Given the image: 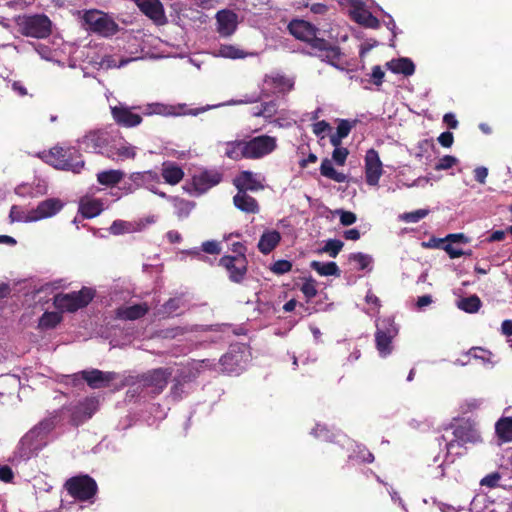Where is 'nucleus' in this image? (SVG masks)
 Instances as JSON below:
<instances>
[{
  "label": "nucleus",
  "mask_w": 512,
  "mask_h": 512,
  "mask_svg": "<svg viewBox=\"0 0 512 512\" xmlns=\"http://www.w3.org/2000/svg\"><path fill=\"white\" fill-rule=\"evenodd\" d=\"M221 54L233 59L241 57L240 50L231 45L223 46L221 48Z\"/></svg>",
  "instance_id": "obj_59"
},
{
  "label": "nucleus",
  "mask_w": 512,
  "mask_h": 512,
  "mask_svg": "<svg viewBox=\"0 0 512 512\" xmlns=\"http://www.w3.org/2000/svg\"><path fill=\"white\" fill-rule=\"evenodd\" d=\"M161 175L166 183L176 185L183 179L184 171L173 162H165L163 163Z\"/></svg>",
  "instance_id": "obj_25"
},
{
  "label": "nucleus",
  "mask_w": 512,
  "mask_h": 512,
  "mask_svg": "<svg viewBox=\"0 0 512 512\" xmlns=\"http://www.w3.org/2000/svg\"><path fill=\"white\" fill-rule=\"evenodd\" d=\"M357 220L356 214L351 211L340 212V223L344 226H350Z\"/></svg>",
  "instance_id": "obj_55"
},
{
  "label": "nucleus",
  "mask_w": 512,
  "mask_h": 512,
  "mask_svg": "<svg viewBox=\"0 0 512 512\" xmlns=\"http://www.w3.org/2000/svg\"><path fill=\"white\" fill-rule=\"evenodd\" d=\"M500 480V475L498 473H492L487 475L482 479L481 484L487 485L489 487H494L497 485V482Z\"/></svg>",
  "instance_id": "obj_62"
},
{
  "label": "nucleus",
  "mask_w": 512,
  "mask_h": 512,
  "mask_svg": "<svg viewBox=\"0 0 512 512\" xmlns=\"http://www.w3.org/2000/svg\"><path fill=\"white\" fill-rule=\"evenodd\" d=\"M48 162L57 169L80 173L84 167L82 155L74 147H53L49 152Z\"/></svg>",
  "instance_id": "obj_3"
},
{
  "label": "nucleus",
  "mask_w": 512,
  "mask_h": 512,
  "mask_svg": "<svg viewBox=\"0 0 512 512\" xmlns=\"http://www.w3.org/2000/svg\"><path fill=\"white\" fill-rule=\"evenodd\" d=\"M349 154V151L345 147L336 148L333 150L332 153V159L334 162L339 165L343 166L346 162L347 156Z\"/></svg>",
  "instance_id": "obj_52"
},
{
  "label": "nucleus",
  "mask_w": 512,
  "mask_h": 512,
  "mask_svg": "<svg viewBox=\"0 0 512 512\" xmlns=\"http://www.w3.org/2000/svg\"><path fill=\"white\" fill-rule=\"evenodd\" d=\"M191 376L190 375H185L182 377V379H174V383L171 387V394L173 395V397L177 398V399H181L182 398V395H183V384L184 382H189L191 381Z\"/></svg>",
  "instance_id": "obj_47"
},
{
  "label": "nucleus",
  "mask_w": 512,
  "mask_h": 512,
  "mask_svg": "<svg viewBox=\"0 0 512 512\" xmlns=\"http://www.w3.org/2000/svg\"><path fill=\"white\" fill-rule=\"evenodd\" d=\"M98 400L94 397H86L82 402H80L76 409L78 412L84 414L86 417L90 418L98 408Z\"/></svg>",
  "instance_id": "obj_37"
},
{
  "label": "nucleus",
  "mask_w": 512,
  "mask_h": 512,
  "mask_svg": "<svg viewBox=\"0 0 512 512\" xmlns=\"http://www.w3.org/2000/svg\"><path fill=\"white\" fill-rule=\"evenodd\" d=\"M149 308L147 304H134L131 306L120 307L116 311V316L122 320H137L145 316Z\"/></svg>",
  "instance_id": "obj_23"
},
{
  "label": "nucleus",
  "mask_w": 512,
  "mask_h": 512,
  "mask_svg": "<svg viewBox=\"0 0 512 512\" xmlns=\"http://www.w3.org/2000/svg\"><path fill=\"white\" fill-rule=\"evenodd\" d=\"M17 25L19 32L26 37L45 39L52 33V22L45 14L19 16Z\"/></svg>",
  "instance_id": "obj_4"
},
{
  "label": "nucleus",
  "mask_w": 512,
  "mask_h": 512,
  "mask_svg": "<svg viewBox=\"0 0 512 512\" xmlns=\"http://www.w3.org/2000/svg\"><path fill=\"white\" fill-rule=\"evenodd\" d=\"M292 269V263L288 260L281 259L274 262L270 270L277 275H282L290 272Z\"/></svg>",
  "instance_id": "obj_46"
},
{
  "label": "nucleus",
  "mask_w": 512,
  "mask_h": 512,
  "mask_svg": "<svg viewBox=\"0 0 512 512\" xmlns=\"http://www.w3.org/2000/svg\"><path fill=\"white\" fill-rule=\"evenodd\" d=\"M202 250L205 253L212 254V255H217L221 252L219 243L214 240L204 242L202 244Z\"/></svg>",
  "instance_id": "obj_54"
},
{
  "label": "nucleus",
  "mask_w": 512,
  "mask_h": 512,
  "mask_svg": "<svg viewBox=\"0 0 512 512\" xmlns=\"http://www.w3.org/2000/svg\"><path fill=\"white\" fill-rule=\"evenodd\" d=\"M288 31L296 39L306 42L313 52L310 54L326 61L330 65L340 68L342 52L339 46L332 44L324 38L317 37L318 29L305 20H292L288 24Z\"/></svg>",
  "instance_id": "obj_1"
},
{
  "label": "nucleus",
  "mask_w": 512,
  "mask_h": 512,
  "mask_svg": "<svg viewBox=\"0 0 512 512\" xmlns=\"http://www.w3.org/2000/svg\"><path fill=\"white\" fill-rule=\"evenodd\" d=\"M300 290L308 301L311 300L317 295L316 281L311 277L306 279Z\"/></svg>",
  "instance_id": "obj_45"
},
{
  "label": "nucleus",
  "mask_w": 512,
  "mask_h": 512,
  "mask_svg": "<svg viewBox=\"0 0 512 512\" xmlns=\"http://www.w3.org/2000/svg\"><path fill=\"white\" fill-rule=\"evenodd\" d=\"M438 142L445 148L451 147L454 142L453 133L449 131L441 133L438 137Z\"/></svg>",
  "instance_id": "obj_57"
},
{
  "label": "nucleus",
  "mask_w": 512,
  "mask_h": 512,
  "mask_svg": "<svg viewBox=\"0 0 512 512\" xmlns=\"http://www.w3.org/2000/svg\"><path fill=\"white\" fill-rule=\"evenodd\" d=\"M344 243L338 239H329L321 249L322 252L329 254L330 257L335 258L342 250Z\"/></svg>",
  "instance_id": "obj_42"
},
{
  "label": "nucleus",
  "mask_w": 512,
  "mask_h": 512,
  "mask_svg": "<svg viewBox=\"0 0 512 512\" xmlns=\"http://www.w3.org/2000/svg\"><path fill=\"white\" fill-rule=\"evenodd\" d=\"M399 327L394 317L385 316L376 320L375 344L379 354L386 357L392 352V341L398 335Z\"/></svg>",
  "instance_id": "obj_5"
},
{
  "label": "nucleus",
  "mask_w": 512,
  "mask_h": 512,
  "mask_svg": "<svg viewBox=\"0 0 512 512\" xmlns=\"http://www.w3.org/2000/svg\"><path fill=\"white\" fill-rule=\"evenodd\" d=\"M62 321V315L59 312L46 311L42 314L38 322V328L48 330L55 328Z\"/></svg>",
  "instance_id": "obj_31"
},
{
  "label": "nucleus",
  "mask_w": 512,
  "mask_h": 512,
  "mask_svg": "<svg viewBox=\"0 0 512 512\" xmlns=\"http://www.w3.org/2000/svg\"><path fill=\"white\" fill-rule=\"evenodd\" d=\"M259 113L262 117L270 119L277 113V104L274 101L264 102L259 108Z\"/></svg>",
  "instance_id": "obj_48"
},
{
  "label": "nucleus",
  "mask_w": 512,
  "mask_h": 512,
  "mask_svg": "<svg viewBox=\"0 0 512 512\" xmlns=\"http://www.w3.org/2000/svg\"><path fill=\"white\" fill-rule=\"evenodd\" d=\"M428 209H418L412 212L404 213L401 219L407 223H417L429 214Z\"/></svg>",
  "instance_id": "obj_44"
},
{
  "label": "nucleus",
  "mask_w": 512,
  "mask_h": 512,
  "mask_svg": "<svg viewBox=\"0 0 512 512\" xmlns=\"http://www.w3.org/2000/svg\"><path fill=\"white\" fill-rule=\"evenodd\" d=\"M351 460L358 463L369 464L374 461V455L367 449L366 446L357 444L353 452L349 455Z\"/></svg>",
  "instance_id": "obj_35"
},
{
  "label": "nucleus",
  "mask_w": 512,
  "mask_h": 512,
  "mask_svg": "<svg viewBox=\"0 0 512 512\" xmlns=\"http://www.w3.org/2000/svg\"><path fill=\"white\" fill-rule=\"evenodd\" d=\"M351 129L352 124L346 119H341L338 123L336 134L339 137L346 138L351 132Z\"/></svg>",
  "instance_id": "obj_53"
},
{
  "label": "nucleus",
  "mask_w": 512,
  "mask_h": 512,
  "mask_svg": "<svg viewBox=\"0 0 512 512\" xmlns=\"http://www.w3.org/2000/svg\"><path fill=\"white\" fill-rule=\"evenodd\" d=\"M123 176V172L119 170H107L97 174V181L101 185L113 186L118 184L122 180Z\"/></svg>",
  "instance_id": "obj_33"
},
{
  "label": "nucleus",
  "mask_w": 512,
  "mask_h": 512,
  "mask_svg": "<svg viewBox=\"0 0 512 512\" xmlns=\"http://www.w3.org/2000/svg\"><path fill=\"white\" fill-rule=\"evenodd\" d=\"M310 267L321 276H336L340 277L341 271L335 262H320L312 261Z\"/></svg>",
  "instance_id": "obj_28"
},
{
  "label": "nucleus",
  "mask_w": 512,
  "mask_h": 512,
  "mask_svg": "<svg viewBox=\"0 0 512 512\" xmlns=\"http://www.w3.org/2000/svg\"><path fill=\"white\" fill-rule=\"evenodd\" d=\"M354 19L357 23L368 28L377 29L380 26L378 18L365 9L355 12Z\"/></svg>",
  "instance_id": "obj_32"
},
{
  "label": "nucleus",
  "mask_w": 512,
  "mask_h": 512,
  "mask_svg": "<svg viewBox=\"0 0 512 512\" xmlns=\"http://www.w3.org/2000/svg\"><path fill=\"white\" fill-rule=\"evenodd\" d=\"M103 210V203L99 199H82L79 204V212L84 218L98 216Z\"/></svg>",
  "instance_id": "obj_27"
},
{
  "label": "nucleus",
  "mask_w": 512,
  "mask_h": 512,
  "mask_svg": "<svg viewBox=\"0 0 512 512\" xmlns=\"http://www.w3.org/2000/svg\"><path fill=\"white\" fill-rule=\"evenodd\" d=\"M109 231L113 235H121L125 233H132L136 231L134 225L131 222L123 221V220H115L110 228Z\"/></svg>",
  "instance_id": "obj_38"
},
{
  "label": "nucleus",
  "mask_w": 512,
  "mask_h": 512,
  "mask_svg": "<svg viewBox=\"0 0 512 512\" xmlns=\"http://www.w3.org/2000/svg\"><path fill=\"white\" fill-rule=\"evenodd\" d=\"M481 300L477 295L462 298L458 302V307L467 313H476L481 307Z\"/></svg>",
  "instance_id": "obj_36"
},
{
  "label": "nucleus",
  "mask_w": 512,
  "mask_h": 512,
  "mask_svg": "<svg viewBox=\"0 0 512 512\" xmlns=\"http://www.w3.org/2000/svg\"><path fill=\"white\" fill-rule=\"evenodd\" d=\"M498 437L505 441H512V417H504L497 421L495 425Z\"/></svg>",
  "instance_id": "obj_30"
},
{
  "label": "nucleus",
  "mask_w": 512,
  "mask_h": 512,
  "mask_svg": "<svg viewBox=\"0 0 512 512\" xmlns=\"http://www.w3.org/2000/svg\"><path fill=\"white\" fill-rule=\"evenodd\" d=\"M440 247L449 255V257L451 259H456V258H459L461 256H464V255H467V256H471L472 255V251L469 250L468 252H465L461 249H458V248H455L453 245H451L450 243H447L443 246L440 245Z\"/></svg>",
  "instance_id": "obj_49"
},
{
  "label": "nucleus",
  "mask_w": 512,
  "mask_h": 512,
  "mask_svg": "<svg viewBox=\"0 0 512 512\" xmlns=\"http://www.w3.org/2000/svg\"><path fill=\"white\" fill-rule=\"evenodd\" d=\"M224 155L234 161L246 159L245 140H234L225 143Z\"/></svg>",
  "instance_id": "obj_26"
},
{
  "label": "nucleus",
  "mask_w": 512,
  "mask_h": 512,
  "mask_svg": "<svg viewBox=\"0 0 512 512\" xmlns=\"http://www.w3.org/2000/svg\"><path fill=\"white\" fill-rule=\"evenodd\" d=\"M118 378L114 371H102L96 368L82 370V379L91 389H101L110 386Z\"/></svg>",
  "instance_id": "obj_14"
},
{
  "label": "nucleus",
  "mask_w": 512,
  "mask_h": 512,
  "mask_svg": "<svg viewBox=\"0 0 512 512\" xmlns=\"http://www.w3.org/2000/svg\"><path fill=\"white\" fill-rule=\"evenodd\" d=\"M349 261L355 262L357 264V266H358L357 268L359 270H365L371 265L372 258L368 254H364L362 252H356V253H351L349 255Z\"/></svg>",
  "instance_id": "obj_40"
},
{
  "label": "nucleus",
  "mask_w": 512,
  "mask_h": 512,
  "mask_svg": "<svg viewBox=\"0 0 512 512\" xmlns=\"http://www.w3.org/2000/svg\"><path fill=\"white\" fill-rule=\"evenodd\" d=\"M136 155L135 149L132 146L122 145L117 148L116 151H113L112 148H109L106 152V156L114 159L115 156H118L122 159H130L134 158Z\"/></svg>",
  "instance_id": "obj_39"
},
{
  "label": "nucleus",
  "mask_w": 512,
  "mask_h": 512,
  "mask_svg": "<svg viewBox=\"0 0 512 512\" xmlns=\"http://www.w3.org/2000/svg\"><path fill=\"white\" fill-rule=\"evenodd\" d=\"M281 240V234L277 230L265 231L258 242V249L263 254L272 252Z\"/></svg>",
  "instance_id": "obj_24"
},
{
  "label": "nucleus",
  "mask_w": 512,
  "mask_h": 512,
  "mask_svg": "<svg viewBox=\"0 0 512 512\" xmlns=\"http://www.w3.org/2000/svg\"><path fill=\"white\" fill-rule=\"evenodd\" d=\"M171 376V368L160 367L136 376H129L125 379L123 385L141 384L143 388H151L153 394L159 395L167 387Z\"/></svg>",
  "instance_id": "obj_2"
},
{
  "label": "nucleus",
  "mask_w": 512,
  "mask_h": 512,
  "mask_svg": "<svg viewBox=\"0 0 512 512\" xmlns=\"http://www.w3.org/2000/svg\"><path fill=\"white\" fill-rule=\"evenodd\" d=\"M110 135L105 130H92L86 133L79 141L81 147L86 152L102 153L109 150Z\"/></svg>",
  "instance_id": "obj_12"
},
{
  "label": "nucleus",
  "mask_w": 512,
  "mask_h": 512,
  "mask_svg": "<svg viewBox=\"0 0 512 512\" xmlns=\"http://www.w3.org/2000/svg\"><path fill=\"white\" fill-rule=\"evenodd\" d=\"M383 174V165L378 152L371 148L365 155V179L369 186H377Z\"/></svg>",
  "instance_id": "obj_15"
},
{
  "label": "nucleus",
  "mask_w": 512,
  "mask_h": 512,
  "mask_svg": "<svg viewBox=\"0 0 512 512\" xmlns=\"http://www.w3.org/2000/svg\"><path fill=\"white\" fill-rule=\"evenodd\" d=\"M218 32L221 36L232 35L237 28V14L231 10H221L216 14Z\"/></svg>",
  "instance_id": "obj_19"
},
{
  "label": "nucleus",
  "mask_w": 512,
  "mask_h": 512,
  "mask_svg": "<svg viewBox=\"0 0 512 512\" xmlns=\"http://www.w3.org/2000/svg\"><path fill=\"white\" fill-rule=\"evenodd\" d=\"M469 241L470 239L464 233H451L443 239L431 238L427 246L439 248L444 242H448L452 245V243H468Z\"/></svg>",
  "instance_id": "obj_34"
},
{
  "label": "nucleus",
  "mask_w": 512,
  "mask_h": 512,
  "mask_svg": "<svg viewBox=\"0 0 512 512\" xmlns=\"http://www.w3.org/2000/svg\"><path fill=\"white\" fill-rule=\"evenodd\" d=\"M9 217L12 222H34L30 219V211H24L17 205L11 207Z\"/></svg>",
  "instance_id": "obj_41"
},
{
  "label": "nucleus",
  "mask_w": 512,
  "mask_h": 512,
  "mask_svg": "<svg viewBox=\"0 0 512 512\" xmlns=\"http://www.w3.org/2000/svg\"><path fill=\"white\" fill-rule=\"evenodd\" d=\"M133 109H140V107H128L123 104H119L111 107V115L115 123L124 128H133L142 123V116L138 113H134Z\"/></svg>",
  "instance_id": "obj_13"
},
{
  "label": "nucleus",
  "mask_w": 512,
  "mask_h": 512,
  "mask_svg": "<svg viewBox=\"0 0 512 512\" xmlns=\"http://www.w3.org/2000/svg\"><path fill=\"white\" fill-rule=\"evenodd\" d=\"M320 173L322 176L327 177L331 180H334L338 183H343L346 181L347 177L345 174L341 172H337L330 159L325 158L322 160L321 166H320Z\"/></svg>",
  "instance_id": "obj_29"
},
{
  "label": "nucleus",
  "mask_w": 512,
  "mask_h": 512,
  "mask_svg": "<svg viewBox=\"0 0 512 512\" xmlns=\"http://www.w3.org/2000/svg\"><path fill=\"white\" fill-rule=\"evenodd\" d=\"M458 162L457 158L451 155L443 156L438 163L435 165V170H447L452 168Z\"/></svg>",
  "instance_id": "obj_50"
},
{
  "label": "nucleus",
  "mask_w": 512,
  "mask_h": 512,
  "mask_svg": "<svg viewBox=\"0 0 512 512\" xmlns=\"http://www.w3.org/2000/svg\"><path fill=\"white\" fill-rule=\"evenodd\" d=\"M234 205L245 213L256 214L259 212V205L257 200L248 195L245 191H238L233 197Z\"/></svg>",
  "instance_id": "obj_22"
},
{
  "label": "nucleus",
  "mask_w": 512,
  "mask_h": 512,
  "mask_svg": "<svg viewBox=\"0 0 512 512\" xmlns=\"http://www.w3.org/2000/svg\"><path fill=\"white\" fill-rule=\"evenodd\" d=\"M95 291L92 288L82 287L79 291L70 293H58L53 298L56 308L67 312H76L86 307L94 298Z\"/></svg>",
  "instance_id": "obj_7"
},
{
  "label": "nucleus",
  "mask_w": 512,
  "mask_h": 512,
  "mask_svg": "<svg viewBox=\"0 0 512 512\" xmlns=\"http://www.w3.org/2000/svg\"><path fill=\"white\" fill-rule=\"evenodd\" d=\"M384 77L385 72L382 70L381 66L376 65L372 68V73L370 74L371 83L379 87L383 84Z\"/></svg>",
  "instance_id": "obj_51"
},
{
  "label": "nucleus",
  "mask_w": 512,
  "mask_h": 512,
  "mask_svg": "<svg viewBox=\"0 0 512 512\" xmlns=\"http://www.w3.org/2000/svg\"><path fill=\"white\" fill-rule=\"evenodd\" d=\"M14 478V473L8 465L0 467V480L5 483H11Z\"/></svg>",
  "instance_id": "obj_56"
},
{
  "label": "nucleus",
  "mask_w": 512,
  "mask_h": 512,
  "mask_svg": "<svg viewBox=\"0 0 512 512\" xmlns=\"http://www.w3.org/2000/svg\"><path fill=\"white\" fill-rule=\"evenodd\" d=\"M330 125L325 120L318 121L313 124V133L317 136H320L324 132L330 130Z\"/></svg>",
  "instance_id": "obj_61"
},
{
  "label": "nucleus",
  "mask_w": 512,
  "mask_h": 512,
  "mask_svg": "<svg viewBox=\"0 0 512 512\" xmlns=\"http://www.w3.org/2000/svg\"><path fill=\"white\" fill-rule=\"evenodd\" d=\"M238 191H258L264 188L259 176L251 171H241L233 180Z\"/></svg>",
  "instance_id": "obj_18"
},
{
  "label": "nucleus",
  "mask_w": 512,
  "mask_h": 512,
  "mask_svg": "<svg viewBox=\"0 0 512 512\" xmlns=\"http://www.w3.org/2000/svg\"><path fill=\"white\" fill-rule=\"evenodd\" d=\"M64 488L77 501H91L98 492L96 481L88 474L73 476L66 480Z\"/></svg>",
  "instance_id": "obj_6"
},
{
  "label": "nucleus",
  "mask_w": 512,
  "mask_h": 512,
  "mask_svg": "<svg viewBox=\"0 0 512 512\" xmlns=\"http://www.w3.org/2000/svg\"><path fill=\"white\" fill-rule=\"evenodd\" d=\"M222 180V174L217 170H204L192 178L194 189L199 193H205L210 188L219 184Z\"/></svg>",
  "instance_id": "obj_17"
},
{
  "label": "nucleus",
  "mask_w": 512,
  "mask_h": 512,
  "mask_svg": "<svg viewBox=\"0 0 512 512\" xmlns=\"http://www.w3.org/2000/svg\"><path fill=\"white\" fill-rule=\"evenodd\" d=\"M230 249L234 253V255H233L234 257L247 258L246 257L247 248L241 242H234V243H232Z\"/></svg>",
  "instance_id": "obj_58"
},
{
  "label": "nucleus",
  "mask_w": 512,
  "mask_h": 512,
  "mask_svg": "<svg viewBox=\"0 0 512 512\" xmlns=\"http://www.w3.org/2000/svg\"><path fill=\"white\" fill-rule=\"evenodd\" d=\"M482 437L476 424L470 420L463 421L453 426V439L446 442L447 456L451 454L454 447H463L466 444H478Z\"/></svg>",
  "instance_id": "obj_8"
},
{
  "label": "nucleus",
  "mask_w": 512,
  "mask_h": 512,
  "mask_svg": "<svg viewBox=\"0 0 512 512\" xmlns=\"http://www.w3.org/2000/svg\"><path fill=\"white\" fill-rule=\"evenodd\" d=\"M469 355L476 359H486V355L489 354L487 350L481 348V347H473L468 352Z\"/></svg>",
  "instance_id": "obj_63"
},
{
  "label": "nucleus",
  "mask_w": 512,
  "mask_h": 512,
  "mask_svg": "<svg viewBox=\"0 0 512 512\" xmlns=\"http://www.w3.org/2000/svg\"><path fill=\"white\" fill-rule=\"evenodd\" d=\"M443 122L451 129H456L458 126V121L452 113L445 114L443 117Z\"/></svg>",
  "instance_id": "obj_64"
},
{
  "label": "nucleus",
  "mask_w": 512,
  "mask_h": 512,
  "mask_svg": "<svg viewBox=\"0 0 512 512\" xmlns=\"http://www.w3.org/2000/svg\"><path fill=\"white\" fill-rule=\"evenodd\" d=\"M219 266L223 267L228 272V277L231 282L240 284L244 281L247 274L248 260L247 258L224 255L219 260Z\"/></svg>",
  "instance_id": "obj_11"
},
{
  "label": "nucleus",
  "mask_w": 512,
  "mask_h": 512,
  "mask_svg": "<svg viewBox=\"0 0 512 512\" xmlns=\"http://www.w3.org/2000/svg\"><path fill=\"white\" fill-rule=\"evenodd\" d=\"M246 159H261L277 148V138L269 135H259L245 140Z\"/></svg>",
  "instance_id": "obj_10"
},
{
  "label": "nucleus",
  "mask_w": 512,
  "mask_h": 512,
  "mask_svg": "<svg viewBox=\"0 0 512 512\" xmlns=\"http://www.w3.org/2000/svg\"><path fill=\"white\" fill-rule=\"evenodd\" d=\"M184 305V301L181 297L170 298L163 304V313L167 315H172L176 313L182 306Z\"/></svg>",
  "instance_id": "obj_43"
},
{
  "label": "nucleus",
  "mask_w": 512,
  "mask_h": 512,
  "mask_svg": "<svg viewBox=\"0 0 512 512\" xmlns=\"http://www.w3.org/2000/svg\"><path fill=\"white\" fill-rule=\"evenodd\" d=\"M64 207V203L58 198H48L41 201L35 209L30 210V219L39 221L56 215Z\"/></svg>",
  "instance_id": "obj_16"
},
{
  "label": "nucleus",
  "mask_w": 512,
  "mask_h": 512,
  "mask_svg": "<svg viewBox=\"0 0 512 512\" xmlns=\"http://www.w3.org/2000/svg\"><path fill=\"white\" fill-rule=\"evenodd\" d=\"M386 68L395 74H402L406 77L415 73V64L410 58L400 57L392 59L385 64Z\"/></svg>",
  "instance_id": "obj_21"
},
{
  "label": "nucleus",
  "mask_w": 512,
  "mask_h": 512,
  "mask_svg": "<svg viewBox=\"0 0 512 512\" xmlns=\"http://www.w3.org/2000/svg\"><path fill=\"white\" fill-rule=\"evenodd\" d=\"M83 19L92 32L103 37L113 36L119 30V26L114 20L98 10L86 11Z\"/></svg>",
  "instance_id": "obj_9"
},
{
  "label": "nucleus",
  "mask_w": 512,
  "mask_h": 512,
  "mask_svg": "<svg viewBox=\"0 0 512 512\" xmlns=\"http://www.w3.org/2000/svg\"><path fill=\"white\" fill-rule=\"evenodd\" d=\"M264 81L272 87L273 93L286 94L294 87L293 80L281 74L266 75Z\"/></svg>",
  "instance_id": "obj_20"
},
{
  "label": "nucleus",
  "mask_w": 512,
  "mask_h": 512,
  "mask_svg": "<svg viewBox=\"0 0 512 512\" xmlns=\"http://www.w3.org/2000/svg\"><path fill=\"white\" fill-rule=\"evenodd\" d=\"M488 176V169L484 166H479L474 169V178L480 184H484Z\"/></svg>",
  "instance_id": "obj_60"
}]
</instances>
